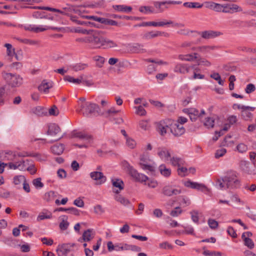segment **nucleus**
Returning <instances> with one entry per match:
<instances>
[{
    "instance_id": "obj_21",
    "label": "nucleus",
    "mask_w": 256,
    "mask_h": 256,
    "mask_svg": "<svg viewBox=\"0 0 256 256\" xmlns=\"http://www.w3.org/2000/svg\"><path fill=\"white\" fill-rule=\"evenodd\" d=\"M60 131V126L55 123L50 124L48 126V130L46 134L48 135L56 136Z\"/></svg>"
},
{
    "instance_id": "obj_34",
    "label": "nucleus",
    "mask_w": 256,
    "mask_h": 256,
    "mask_svg": "<svg viewBox=\"0 0 256 256\" xmlns=\"http://www.w3.org/2000/svg\"><path fill=\"white\" fill-rule=\"evenodd\" d=\"M183 6L188 8H201L203 4L198 2H186Z\"/></svg>"
},
{
    "instance_id": "obj_15",
    "label": "nucleus",
    "mask_w": 256,
    "mask_h": 256,
    "mask_svg": "<svg viewBox=\"0 0 256 256\" xmlns=\"http://www.w3.org/2000/svg\"><path fill=\"white\" fill-rule=\"evenodd\" d=\"M182 2L180 1L166 0L164 2H154V5L158 12H162L164 11L163 5L164 4H181Z\"/></svg>"
},
{
    "instance_id": "obj_28",
    "label": "nucleus",
    "mask_w": 256,
    "mask_h": 256,
    "mask_svg": "<svg viewBox=\"0 0 256 256\" xmlns=\"http://www.w3.org/2000/svg\"><path fill=\"white\" fill-rule=\"evenodd\" d=\"M122 250H132L139 252L141 251V248L136 245L128 244L122 243Z\"/></svg>"
},
{
    "instance_id": "obj_57",
    "label": "nucleus",
    "mask_w": 256,
    "mask_h": 256,
    "mask_svg": "<svg viewBox=\"0 0 256 256\" xmlns=\"http://www.w3.org/2000/svg\"><path fill=\"white\" fill-rule=\"evenodd\" d=\"M208 223L209 226L212 229H216L218 226V222L214 219L210 218L208 220Z\"/></svg>"
},
{
    "instance_id": "obj_4",
    "label": "nucleus",
    "mask_w": 256,
    "mask_h": 256,
    "mask_svg": "<svg viewBox=\"0 0 256 256\" xmlns=\"http://www.w3.org/2000/svg\"><path fill=\"white\" fill-rule=\"evenodd\" d=\"M122 166L126 170L128 174L132 177L136 181L140 182H146L148 180V176L144 174L139 173L134 168V167L130 165V164L126 160H124L122 162Z\"/></svg>"
},
{
    "instance_id": "obj_32",
    "label": "nucleus",
    "mask_w": 256,
    "mask_h": 256,
    "mask_svg": "<svg viewBox=\"0 0 256 256\" xmlns=\"http://www.w3.org/2000/svg\"><path fill=\"white\" fill-rule=\"evenodd\" d=\"M62 217V221L59 224V227L62 230H65L68 229L70 224L67 220L68 216H66L64 215Z\"/></svg>"
},
{
    "instance_id": "obj_16",
    "label": "nucleus",
    "mask_w": 256,
    "mask_h": 256,
    "mask_svg": "<svg viewBox=\"0 0 256 256\" xmlns=\"http://www.w3.org/2000/svg\"><path fill=\"white\" fill-rule=\"evenodd\" d=\"M190 66L188 64L178 63L176 64L174 71L176 73L185 74L189 72Z\"/></svg>"
},
{
    "instance_id": "obj_48",
    "label": "nucleus",
    "mask_w": 256,
    "mask_h": 256,
    "mask_svg": "<svg viewBox=\"0 0 256 256\" xmlns=\"http://www.w3.org/2000/svg\"><path fill=\"white\" fill-rule=\"evenodd\" d=\"M52 218V214L49 212V214H46L45 213L40 212L37 217V220L40 221L44 219H50Z\"/></svg>"
},
{
    "instance_id": "obj_45",
    "label": "nucleus",
    "mask_w": 256,
    "mask_h": 256,
    "mask_svg": "<svg viewBox=\"0 0 256 256\" xmlns=\"http://www.w3.org/2000/svg\"><path fill=\"white\" fill-rule=\"evenodd\" d=\"M244 241V244L250 249H252L254 246V244L252 240L248 238H242Z\"/></svg>"
},
{
    "instance_id": "obj_64",
    "label": "nucleus",
    "mask_w": 256,
    "mask_h": 256,
    "mask_svg": "<svg viewBox=\"0 0 256 256\" xmlns=\"http://www.w3.org/2000/svg\"><path fill=\"white\" fill-rule=\"evenodd\" d=\"M126 145L130 148H134L135 146H136V142L135 140L130 138H128L126 140Z\"/></svg>"
},
{
    "instance_id": "obj_27",
    "label": "nucleus",
    "mask_w": 256,
    "mask_h": 256,
    "mask_svg": "<svg viewBox=\"0 0 256 256\" xmlns=\"http://www.w3.org/2000/svg\"><path fill=\"white\" fill-rule=\"evenodd\" d=\"M160 173L162 175L166 178L169 177L171 174V170L167 168L165 164H162L158 168Z\"/></svg>"
},
{
    "instance_id": "obj_55",
    "label": "nucleus",
    "mask_w": 256,
    "mask_h": 256,
    "mask_svg": "<svg viewBox=\"0 0 256 256\" xmlns=\"http://www.w3.org/2000/svg\"><path fill=\"white\" fill-rule=\"evenodd\" d=\"M102 24H104L106 25H110V26H118L117 22L110 20L106 18H103Z\"/></svg>"
},
{
    "instance_id": "obj_20",
    "label": "nucleus",
    "mask_w": 256,
    "mask_h": 256,
    "mask_svg": "<svg viewBox=\"0 0 256 256\" xmlns=\"http://www.w3.org/2000/svg\"><path fill=\"white\" fill-rule=\"evenodd\" d=\"M112 184L114 187L117 188L118 190H114L113 192L117 194L124 188V183L123 181L119 178H113L112 180Z\"/></svg>"
},
{
    "instance_id": "obj_46",
    "label": "nucleus",
    "mask_w": 256,
    "mask_h": 256,
    "mask_svg": "<svg viewBox=\"0 0 256 256\" xmlns=\"http://www.w3.org/2000/svg\"><path fill=\"white\" fill-rule=\"evenodd\" d=\"M192 220L196 223H199L198 212L197 210H193L190 212Z\"/></svg>"
},
{
    "instance_id": "obj_62",
    "label": "nucleus",
    "mask_w": 256,
    "mask_h": 256,
    "mask_svg": "<svg viewBox=\"0 0 256 256\" xmlns=\"http://www.w3.org/2000/svg\"><path fill=\"white\" fill-rule=\"evenodd\" d=\"M140 127L144 130H147L150 128V124L148 120H141L139 122Z\"/></svg>"
},
{
    "instance_id": "obj_17",
    "label": "nucleus",
    "mask_w": 256,
    "mask_h": 256,
    "mask_svg": "<svg viewBox=\"0 0 256 256\" xmlns=\"http://www.w3.org/2000/svg\"><path fill=\"white\" fill-rule=\"evenodd\" d=\"M158 154L161 160L166 162L168 161L171 156L170 151L165 147L158 148Z\"/></svg>"
},
{
    "instance_id": "obj_37",
    "label": "nucleus",
    "mask_w": 256,
    "mask_h": 256,
    "mask_svg": "<svg viewBox=\"0 0 256 256\" xmlns=\"http://www.w3.org/2000/svg\"><path fill=\"white\" fill-rule=\"evenodd\" d=\"M196 56H193V54H188L186 55L180 54L178 56V59L181 60H185L188 62H192L196 60Z\"/></svg>"
},
{
    "instance_id": "obj_63",
    "label": "nucleus",
    "mask_w": 256,
    "mask_h": 256,
    "mask_svg": "<svg viewBox=\"0 0 256 256\" xmlns=\"http://www.w3.org/2000/svg\"><path fill=\"white\" fill-rule=\"evenodd\" d=\"M202 254L206 256H222V254L220 252H211L208 250H204Z\"/></svg>"
},
{
    "instance_id": "obj_24",
    "label": "nucleus",
    "mask_w": 256,
    "mask_h": 256,
    "mask_svg": "<svg viewBox=\"0 0 256 256\" xmlns=\"http://www.w3.org/2000/svg\"><path fill=\"white\" fill-rule=\"evenodd\" d=\"M64 146L62 144H58L54 145L51 147L52 152L56 155H60L64 152Z\"/></svg>"
},
{
    "instance_id": "obj_42",
    "label": "nucleus",
    "mask_w": 256,
    "mask_h": 256,
    "mask_svg": "<svg viewBox=\"0 0 256 256\" xmlns=\"http://www.w3.org/2000/svg\"><path fill=\"white\" fill-rule=\"evenodd\" d=\"M204 125L208 128H212L214 125V120L212 118L208 117L206 118Z\"/></svg>"
},
{
    "instance_id": "obj_13",
    "label": "nucleus",
    "mask_w": 256,
    "mask_h": 256,
    "mask_svg": "<svg viewBox=\"0 0 256 256\" xmlns=\"http://www.w3.org/2000/svg\"><path fill=\"white\" fill-rule=\"evenodd\" d=\"M184 185L186 187L199 190L203 192L208 190V188L204 184H199L196 182H193L190 180L185 182H184Z\"/></svg>"
},
{
    "instance_id": "obj_50",
    "label": "nucleus",
    "mask_w": 256,
    "mask_h": 256,
    "mask_svg": "<svg viewBox=\"0 0 256 256\" xmlns=\"http://www.w3.org/2000/svg\"><path fill=\"white\" fill-rule=\"evenodd\" d=\"M94 60L96 62V66L102 68L104 62V58L101 56H97L94 57Z\"/></svg>"
},
{
    "instance_id": "obj_12",
    "label": "nucleus",
    "mask_w": 256,
    "mask_h": 256,
    "mask_svg": "<svg viewBox=\"0 0 256 256\" xmlns=\"http://www.w3.org/2000/svg\"><path fill=\"white\" fill-rule=\"evenodd\" d=\"M168 34L166 32H164L160 31H150L142 35V38L144 40H148L160 36H168Z\"/></svg>"
},
{
    "instance_id": "obj_59",
    "label": "nucleus",
    "mask_w": 256,
    "mask_h": 256,
    "mask_svg": "<svg viewBox=\"0 0 256 256\" xmlns=\"http://www.w3.org/2000/svg\"><path fill=\"white\" fill-rule=\"evenodd\" d=\"M4 46L6 48V53L8 56H12V54L14 52V49L12 48V45L10 44H6Z\"/></svg>"
},
{
    "instance_id": "obj_44",
    "label": "nucleus",
    "mask_w": 256,
    "mask_h": 256,
    "mask_svg": "<svg viewBox=\"0 0 256 256\" xmlns=\"http://www.w3.org/2000/svg\"><path fill=\"white\" fill-rule=\"evenodd\" d=\"M64 80L70 82H73L76 84H80L82 82V80L80 78H74L70 76H66L64 77Z\"/></svg>"
},
{
    "instance_id": "obj_35",
    "label": "nucleus",
    "mask_w": 256,
    "mask_h": 256,
    "mask_svg": "<svg viewBox=\"0 0 256 256\" xmlns=\"http://www.w3.org/2000/svg\"><path fill=\"white\" fill-rule=\"evenodd\" d=\"M26 180V178L24 176H16L13 178V182L15 185L18 186L20 185L22 183L23 184V182Z\"/></svg>"
},
{
    "instance_id": "obj_9",
    "label": "nucleus",
    "mask_w": 256,
    "mask_h": 256,
    "mask_svg": "<svg viewBox=\"0 0 256 256\" xmlns=\"http://www.w3.org/2000/svg\"><path fill=\"white\" fill-rule=\"evenodd\" d=\"M31 8H38L40 10H49L50 12H56L55 16H59L60 15L66 16L68 14V8H63L62 10H59L55 8H52L48 6H42V7H36V6H30V7Z\"/></svg>"
},
{
    "instance_id": "obj_29",
    "label": "nucleus",
    "mask_w": 256,
    "mask_h": 256,
    "mask_svg": "<svg viewBox=\"0 0 256 256\" xmlns=\"http://www.w3.org/2000/svg\"><path fill=\"white\" fill-rule=\"evenodd\" d=\"M254 110L249 108H243L241 111L242 116L244 120H248L251 119L253 116L250 112H254Z\"/></svg>"
},
{
    "instance_id": "obj_49",
    "label": "nucleus",
    "mask_w": 256,
    "mask_h": 256,
    "mask_svg": "<svg viewBox=\"0 0 256 256\" xmlns=\"http://www.w3.org/2000/svg\"><path fill=\"white\" fill-rule=\"evenodd\" d=\"M44 110H45L40 106H37L32 110L33 112L38 116L44 115Z\"/></svg>"
},
{
    "instance_id": "obj_1",
    "label": "nucleus",
    "mask_w": 256,
    "mask_h": 256,
    "mask_svg": "<svg viewBox=\"0 0 256 256\" xmlns=\"http://www.w3.org/2000/svg\"><path fill=\"white\" fill-rule=\"evenodd\" d=\"M2 78L6 82V94L8 95L16 92V88L20 87L23 83V78L19 74L4 72Z\"/></svg>"
},
{
    "instance_id": "obj_10",
    "label": "nucleus",
    "mask_w": 256,
    "mask_h": 256,
    "mask_svg": "<svg viewBox=\"0 0 256 256\" xmlns=\"http://www.w3.org/2000/svg\"><path fill=\"white\" fill-rule=\"evenodd\" d=\"M170 132L176 136H180L185 132L184 127L179 124L174 123L170 125Z\"/></svg>"
},
{
    "instance_id": "obj_33",
    "label": "nucleus",
    "mask_w": 256,
    "mask_h": 256,
    "mask_svg": "<svg viewBox=\"0 0 256 256\" xmlns=\"http://www.w3.org/2000/svg\"><path fill=\"white\" fill-rule=\"evenodd\" d=\"M144 46L138 43L134 44L132 47V50L136 53H143L146 52V50L143 48Z\"/></svg>"
},
{
    "instance_id": "obj_3",
    "label": "nucleus",
    "mask_w": 256,
    "mask_h": 256,
    "mask_svg": "<svg viewBox=\"0 0 256 256\" xmlns=\"http://www.w3.org/2000/svg\"><path fill=\"white\" fill-rule=\"evenodd\" d=\"M79 108H77L76 112L80 114H82L86 117L91 116H96L100 114V108L99 106L90 102H86L78 104Z\"/></svg>"
},
{
    "instance_id": "obj_39",
    "label": "nucleus",
    "mask_w": 256,
    "mask_h": 256,
    "mask_svg": "<svg viewBox=\"0 0 256 256\" xmlns=\"http://www.w3.org/2000/svg\"><path fill=\"white\" fill-rule=\"evenodd\" d=\"M88 66V64L83 63H78L72 66V68L76 72L82 70Z\"/></svg>"
},
{
    "instance_id": "obj_8",
    "label": "nucleus",
    "mask_w": 256,
    "mask_h": 256,
    "mask_svg": "<svg viewBox=\"0 0 256 256\" xmlns=\"http://www.w3.org/2000/svg\"><path fill=\"white\" fill-rule=\"evenodd\" d=\"M118 112V110H116L115 108L113 107L106 111L102 114H103L106 118H109L110 120L114 121L116 124H120L124 122L122 118H115L114 117V114Z\"/></svg>"
},
{
    "instance_id": "obj_22",
    "label": "nucleus",
    "mask_w": 256,
    "mask_h": 256,
    "mask_svg": "<svg viewBox=\"0 0 256 256\" xmlns=\"http://www.w3.org/2000/svg\"><path fill=\"white\" fill-rule=\"evenodd\" d=\"M168 161H170L171 164L174 166L180 167L181 165H184V159L177 156H170Z\"/></svg>"
},
{
    "instance_id": "obj_2",
    "label": "nucleus",
    "mask_w": 256,
    "mask_h": 256,
    "mask_svg": "<svg viewBox=\"0 0 256 256\" xmlns=\"http://www.w3.org/2000/svg\"><path fill=\"white\" fill-rule=\"evenodd\" d=\"M100 32L98 30H96L92 34L88 36V43L92 44L94 48H109L118 46L116 42L100 36Z\"/></svg>"
},
{
    "instance_id": "obj_30",
    "label": "nucleus",
    "mask_w": 256,
    "mask_h": 256,
    "mask_svg": "<svg viewBox=\"0 0 256 256\" xmlns=\"http://www.w3.org/2000/svg\"><path fill=\"white\" fill-rule=\"evenodd\" d=\"M72 136L74 138H78L82 140H88L92 138V136L88 134H87L85 133L82 132H76L74 131L72 134Z\"/></svg>"
},
{
    "instance_id": "obj_31",
    "label": "nucleus",
    "mask_w": 256,
    "mask_h": 256,
    "mask_svg": "<svg viewBox=\"0 0 256 256\" xmlns=\"http://www.w3.org/2000/svg\"><path fill=\"white\" fill-rule=\"evenodd\" d=\"M92 229H88L86 230H85L83 232L82 240L84 242H89L91 240L94 238V236L92 234Z\"/></svg>"
},
{
    "instance_id": "obj_38",
    "label": "nucleus",
    "mask_w": 256,
    "mask_h": 256,
    "mask_svg": "<svg viewBox=\"0 0 256 256\" xmlns=\"http://www.w3.org/2000/svg\"><path fill=\"white\" fill-rule=\"evenodd\" d=\"M32 16L34 18H48V19L52 20L54 19L53 16H50V17L48 18V16L46 15L45 13L44 12H41L40 11L34 12L32 13Z\"/></svg>"
},
{
    "instance_id": "obj_58",
    "label": "nucleus",
    "mask_w": 256,
    "mask_h": 256,
    "mask_svg": "<svg viewBox=\"0 0 256 256\" xmlns=\"http://www.w3.org/2000/svg\"><path fill=\"white\" fill-rule=\"evenodd\" d=\"M32 184L36 188H42L44 186V184L41 182V178H38L34 179L32 180Z\"/></svg>"
},
{
    "instance_id": "obj_36",
    "label": "nucleus",
    "mask_w": 256,
    "mask_h": 256,
    "mask_svg": "<svg viewBox=\"0 0 256 256\" xmlns=\"http://www.w3.org/2000/svg\"><path fill=\"white\" fill-rule=\"evenodd\" d=\"M139 11L144 14L154 13V10L150 6H141L139 8Z\"/></svg>"
},
{
    "instance_id": "obj_7",
    "label": "nucleus",
    "mask_w": 256,
    "mask_h": 256,
    "mask_svg": "<svg viewBox=\"0 0 256 256\" xmlns=\"http://www.w3.org/2000/svg\"><path fill=\"white\" fill-rule=\"evenodd\" d=\"M76 246L74 243L64 244L58 246L56 249L58 256H66L68 253L73 250L72 248Z\"/></svg>"
},
{
    "instance_id": "obj_43",
    "label": "nucleus",
    "mask_w": 256,
    "mask_h": 256,
    "mask_svg": "<svg viewBox=\"0 0 256 256\" xmlns=\"http://www.w3.org/2000/svg\"><path fill=\"white\" fill-rule=\"evenodd\" d=\"M142 168L145 170H148L150 172H154L155 171V168L154 166L148 164V163H140Z\"/></svg>"
},
{
    "instance_id": "obj_19",
    "label": "nucleus",
    "mask_w": 256,
    "mask_h": 256,
    "mask_svg": "<svg viewBox=\"0 0 256 256\" xmlns=\"http://www.w3.org/2000/svg\"><path fill=\"white\" fill-rule=\"evenodd\" d=\"M25 29L26 30H29L31 31H34L36 32H44V30H58V28L56 27H51L49 26H44V27H42V26H29L28 27H25Z\"/></svg>"
},
{
    "instance_id": "obj_61",
    "label": "nucleus",
    "mask_w": 256,
    "mask_h": 256,
    "mask_svg": "<svg viewBox=\"0 0 256 256\" xmlns=\"http://www.w3.org/2000/svg\"><path fill=\"white\" fill-rule=\"evenodd\" d=\"M256 90V86H255L252 84H248L246 88H245V92L246 94H250L252 92H254Z\"/></svg>"
},
{
    "instance_id": "obj_18",
    "label": "nucleus",
    "mask_w": 256,
    "mask_h": 256,
    "mask_svg": "<svg viewBox=\"0 0 256 256\" xmlns=\"http://www.w3.org/2000/svg\"><path fill=\"white\" fill-rule=\"evenodd\" d=\"M170 22H142L140 24H135L134 26L140 27V26H164L166 24H170Z\"/></svg>"
},
{
    "instance_id": "obj_47",
    "label": "nucleus",
    "mask_w": 256,
    "mask_h": 256,
    "mask_svg": "<svg viewBox=\"0 0 256 256\" xmlns=\"http://www.w3.org/2000/svg\"><path fill=\"white\" fill-rule=\"evenodd\" d=\"M185 113H186L188 114H194L195 116H197L198 117H200V112L199 111L194 108H186L184 109L183 110Z\"/></svg>"
},
{
    "instance_id": "obj_41",
    "label": "nucleus",
    "mask_w": 256,
    "mask_h": 256,
    "mask_svg": "<svg viewBox=\"0 0 256 256\" xmlns=\"http://www.w3.org/2000/svg\"><path fill=\"white\" fill-rule=\"evenodd\" d=\"M208 6L216 12H220L222 10V6L220 4H216L214 2H208Z\"/></svg>"
},
{
    "instance_id": "obj_6",
    "label": "nucleus",
    "mask_w": 256,
    "mask_h": 256,
    "mask_svg": "<svg viewBox=\"0 0 256 256\" xmlns=\"http://www.w3.org/2000/svg\"><path fill=\"white\" fill-rule=\"evenodd\" d=\"M182 192L181 189L175 186L166 185L162 188V194L166 196H172L180 194Z\"/></svg>"
},
{
    "instance_id": "obj_11",
    "label": "nucleus",
    "mask_w": 256,
    "mask_h": 256,
    "mask_svg": "<svg viewBox=\"0 0 256 256\" xmlns=\"http://www.w3.org/2000/svg\"><path fill=\"white\" fill-rule=\"evenodd\" d=\"M196 34H200L202 38L206 40L214 38L222 34L220 32L212 30L198 32Z\"/></svg>"
},
{
    "instance_id": "obj_40",
    "label": "nucleus",
    "mask_w": 256,
    "mask_h": 256,
    "mask_svg": "<svg viewBox=\"0 0 256 256\" xmlns=\"http://www.w3.org/2000/svg\"><path fill=\"white\" fill-rule=\"evenodd\" d=\"M115 200L124 206H128L130 204L128 200L124 198L121 195H118L115 196Z\"/></svg>"
},
{
    "instance_id": "obj_60",
    "label": "nucleus",
    "mask_w": 256,
    "mask_h": 256,
    "mask_svg": "<svg viewBox=\"0 0 256 256\" xmlns=\"http://www.w3.org/2000/svg\"><path fill=\"white\" fill-rule=\"evenodd\" d=\"M182 211L179 206L176 207L174 210L171 211L170 215L173 217H176L182 213Z\"/></svg>"
},
{
    "instance_id": "obj_52",
    "label": "nucleus",
    "mask_w": 256,
    "mask_h": 256,
    "mask_svg": "<svg viewBox=\"0 0 256 256\" xmlns=\"http://www.w3.org/2000/svg\"><path fill=\"white\" fill-rule=\"evenodd\" d=\"M170 126H168L166 124H160L158 126V128L160 130V134L162 136H164L167 132V130L170 128Z\"/></svg>"
},
{
    "instance_id": "obj_51",
    "label": "nucleus",
    "mask_w": 256,
    "mask_h": 256,
    "mask_svg": "<svg viewBox=\"0 0 256 256\" xmlns=\"http://www.w3.org/2000/svg\"><path fill=\"white\" fill-rule=\"evenodd\" d=\"M178 34L184 35V36H188L190 33H197L198 31L196 30H191L188 29H182L178 31Z\"/></svg>"
},
{
    "instance_id": "obj_26",
    "label": "nucleus",
    "mask_w": 256,
    "mask_h": 256,
    "mask_svg": "<svg viewBox=\"0 0 256 256\" xmlns=\"http://www.w3.org/2000/svg\"><path fill=\"white\" fill-rule=\"evenodd\" d=\"M112 8L114 10L119 12H129L132 10L131 6L124 5H114Z\"/></svg>"
},
{
    "instance_id": "obj_53",
    "label": "nucleus",
    "mask_w": 256,
    "mask_h": 256,
    "mask_svg": "<svg viewBox=\"0 0 256 256\" xmlns=\"http://www.w3.org/2000/svg\"><path fill=\"white\" fill-rule=\"evenodd\" d=\"M211 49H212V47L207 46L197 47V51L202 52L203 54H206Z\"/></svg>"
},
{
    "instance_id": "obj_54",
    "label": "nucleus",
    "mask_w": 256,
    "mask_h": 256,
    "mask_svg": "<svg viewBox=\"0 0 256 256\" xmlns=\"http://www.w3.org/2000/svg\"><path fill=\"white\" fill-rule=\"evenodd\" d=\"M226 152V150L224 148H220L216 150L215 152V158H218L222 156L225 154Z\"/></svg>"
},
{
    "instance_id": "obj_25",
    "label": "nucleus",
    "mask_w": 256,
    "mask_h": 256,
    "mask_svg": "<svg viewBox=\"0 0 256 256\" xmlns=\"http://www.w3.org/2000/svg\"><path fill=\"white\" fill-rule=\"evenodd\" d=\"M56 194L57 193L54 191H49L45 193L44 196V199L48 202H52L54 200L55 198L56 197Z\"/></svg>"
},
{
    "instance_id": "obj_56",
    "label": "nucleus",
    "mask_w": 256,
    "mask_h": 256,
    "mask_svg": "<svg viewBox=\"0 0 256 256\" xmlns=\"http://www.w3.org/2000/svg\"><path fill=\"white\" fill-rule=\"evenodd\" d=\"M49 114L50 116H56L58 114L59 112L58 108L55 106H52L48 110Z\"/></svg>"
},
{
    "instance_id": "obj_23",
    "label": "nucleus",
    "mask_w": 256,
    "mask_h": 256,
    "mask_svg": "<svg viewBox=\"0 0 256 256\" xmlns=\"http://www.w3.org/2000/svg\"><path fill=\"white\" fill-rule=\"evenodd\" d=\"M52 82H47L46 80H43L42 84L38 86V88L40 91L48 93V90L52 87Z\"/></svg>"
},
{
    "instance_id": "obj_14",
    "label": "nucleus",
    "mask_w": 256,
    "mask_h": 256,
    "mask_svg": "<svg viewBox=\"0 0 256 256\" xmlns=\"http://www.w3.org/2000/svg\"><path fill=\"white\" fill-rule=\"evenodd\" d=\"M90 177L93 180H96L97 184H102L106 180V178L102 172H92L90 174Z\"/></svg>"
},
{
    "instance_id": "obj_5",
    "label": "nucleus",
    "mask_w": 256,
    "mask_h": 256,
    "mask_svg": "<svg viewBox=\"0 0 256 256\" xmlns=\"http://www.w3.org/2000/svg\"><path fill=\"white\" fill-rule=\"evenodd\" d=\"M222 180L226 184L227 188H237L240 186V182L234 172H228L222 178Z\"/></svg>"
}]
</instances>
